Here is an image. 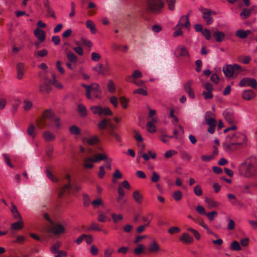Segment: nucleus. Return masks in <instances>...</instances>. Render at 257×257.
<instances>
[{"instance_id": "1", "label": "nucleus", "mask_w": 257, "mask_h": 257, "mask_svg": "<svg viewBox=\"0 0 257 257\" xmlns=\"http://www.w3.org/2000/svg\"><path fill=\"white\" fill-rule=\"evenodd\" d=\"M36 123L37 127L40 129L50 126L52 124L58 129L61 126L59 117L55 115L50 109L45 111L41 117L37 118Z\"/></svg>"}, {"instance_id": "2", "label": "nucleus", "mask_w": 257, "mask_h": 257, "mask_svg": "<svg viewBox=\"0 0 257 257\" xmlns=\"http://www.w3.org/2000/svg\"><path fill=\"white\" fill-rule=\"evenodd\" d=\"M239 174L245 178H252L257 175V166L254 158L249 157L238 166Z\"/></svg>"}, {"instance_id": "3", "label": "nucleus", "mask_w": 257, "mask_h": 257, "mask_svg": "<svg viewBox=\"0 0 257 257\" xmlns=\"http://www.w3.org/2000/svg\"><path fill=\"white\" fill-rule=\"evenodd\" d=\"M229 141L226 145V150L234 151L241 147L246 140V136L239 132L229 134Z\"/></svg>"}, {"instance_id": "4", "label": "nucleus", "mask_w": 257, "mask_h": 257, "mask_svg": "<svg viewBox=\"0 0 257 257\" xmlns=\"http://www.w3.org/2000/svg\"><path fill=\"white\" fill-rule=\"evenodd\" d=\"M41 78V83L39 85V90L41 92L49 93L52 89V85L56 87L61 89L62 85L60 84L53 76V80L49 79L45 74V72L40 73L39 74Z\"/></svg>"}, {"instance_id": "5", "label": "nucleus", "mask_w": 257, "mask_h": 257, "mask_svg": "<svg viewBox=\"0 0 257 257\" xmlns=\"http://www.w3.org/2000/svg\"><path fill=\"white\" fill-rule=\"evenodd\" d=\"M64 181L65 182V184L61 187L59 190L58 193L59 198H62L65 194H69L71 193L78 191L80 189L77 185L71 183V178L68 174L65 175Z\"/></svg>"}, {"instance_id": "6", "label": "nucleus", "mask_w": 257, "mask_h": 257, "mask_svg": "<svg viewBox=\"0 0 257 257\" xmlns=\"http://www.w3.org/2000/svg\"><path fill=\"white\" fill-rule=\"evenodd\" d=\"M164 7V3L162 0H146V10L150 14H160L163 12Z\"/></svg>"}, {"instance_id": "7", "label": "nucleus", "mask_w": 257, "mask_h": 257, "mask_svg": "<svg viewBox=\"0 0 257 257\" xmlns=\"http://www.w3.org/2000/svg\"><path fill=\"white\" fill-rule=\"evenodd\" d=\"M44 217L50 224L47 227V232L48 233L58 235L65 232V229L63 225L58 222L53 221L51 219L48 213H45L44 215Z\"/></svg>"}, {"instance_id": "8", "label": "nucleus", "mask_w": 257, "mask_h": 257, "mask_svg": "<svg viewBox=\"0 0 257 257\" xmlns=\"http://www.w3.org/2000/svg\"><path fill=\"white\" fill-rule=\"evenodd\" d=\"M222 70L226 76L231 77L236 76L241 71V68L237 64H227L223 67Z\"/></svg>"}, {"instance_id": "9", "label": "nucleus", "mask_w": 257, "mask_h": 257, "mask_svg": "<svg viewBox=\"0 0 257 257\" xmlns=\"http://www.w3.org/2000/svg\"><path fill=\"white\" fill-rule=\"evenodd\" d=\"M90 109L94 114L99 116L110 115L112 114L111 110L108 107L103 108L100 106L94 105L91 106Z\"/></svg>"}, {"instance_id": "10", "label": "nucleus", "mask_w": 257, "mask_h": 257, "mask_svg": "<svg viewBox=\"0 0 257 257\" xmlns=\"http://www.w3.org/2000/svg\"><path fill=\"white\" fill-rule=\"evenodd\" d=\"M200 11L202 13V17L206 21L207 25H210L212 23L213 19L211 16L212 14L215 15L216 13L209 9H205L201 7Z\"/></svg>"}, {"instance_id": "11", "label": "nucleus", "mask_w": 257, "mask_h": 257, "mask_svg": "<svg viewBox=\"0 0 257 257\" xmlns=\"http://www.w3.org/2000/svg\"><path fill=\"white\" fill-rule=\"evenodd\" d=\"M239 85L241 87L250 86L252 88L257 87V82L254 78L246 77L241 79Z\"/></svg>"}, {"instance_id": "12", "label": "nucleus", "mask_w": 257, "mask_h": 257, "mask_svg": "<svg viewBox=\"0 0 257 257\" xmlns=\"http://www.w3.org/2000/svg\"><path fill=\"white\" fill-rule=\"evenodd\" d=\"M176 54H178V56L183 58H189V53L187 48L182 45H179L177 47L176 50Z\"/></svg>"}, {"instance_id": "13", "label": "nucleus", "mask_w": 257, "mask_h": 257, "mask_svg": "<svg viewBox=\"0 0 257 257\" xmlns=\"http://www.w3.org/2000/svg\"><path fill=\"white\" fill-rule=\"evenodd\" d=\"M189 13L186 16H183L180 18L177 27H180V25L184 26L185 28L188 29L190 26V23L189 20Z\"/></svg>"}, {"instance_id": "14", "label": "nucleus", "mask_w": 257, "mask_h": 257, "mask_svg": "<svg viewBox=\"0 0 257 257\" xmlns=\"http://www.w3.org/2000/svg\"><path fill=\"white\" fill-rule=\"evenodd\" d=\"M193 83L192 80H189L184 85V89L185 92L189 95L191 98H195V94L193 90L191 88V85Z\"/></svg>"}, {"instance_id": "15", "label": "nucleus", "mask_w": 257, "mask_h": 257, "mask_svg": "<svg viewBox=\"0 0 257 257\" xmlns=\"http://www.w3.org/2000/svg\"><path fill=\"white\" fill-rule=\"evenodd\" d=\"M225 119L229 123L233 124L235 123L233 112L231 110L226 109L223 113Z\"/></svg>"}, {"instance_id": "16", "label": "nucleus", "mask_w": 257, "mask_h": 257, "mask_svg": "<svg viewBox=\"0 0 257 257\" xmlns=\"http://www.w3.org/2000/svg\"><path fill=\"white\" fill-rule=\"evenodd\" d=\"M34 35L37 37V38L39 40L40 42H43L45 41L46 38V34L45 32L40 29V28H37L34 31Z\"/></svg>"}, {"instance_id": "17", "label": "nucleus", "mask_w": 257, "mask_h": 257, "mask_svg": "<svg viewBox=\"0 0 257 257\" xmlns=\"http://www.w3.org/2000/svg\"><path fill=\"white\" fill-rule=\"evenodd\" d=\"M16 69L17 72V78L19 79H21L24 75L25 71V64L23 63H19L16 66Z\"/></svg>"}, {"instance_id": "18", "label": "nucleus", "mask_w": 257, "mask_h": 257, "mask_svg": "<svg viewBox=\"0 0 257 257\" xmlns=\"http://www.w3.org/2000/svg\"><path fill=\"white\" fill-rule=\"evenodd\" d=\"M255 96V93L251 89L244 90L242 93V97L243 99L250 100Z\"/></svg>"}, {"instance_id": "19", "label": "nucleus", "mask_w": 257, "mask_h": 257, "mask_svg": "<svg viewBox=\"0 0 257 257\" xmlns=\"http://www.w3.org/2000/svg\"><path fill=\"white\" fill-rule=\"evenodd\" d=\"M206 121V123L209 125L208 132L210 134H213L215 131L216 121L215 118L208 119Z\"/></svg>"}, {"instance_id": "20", "label": "nucleus", "mask_w": 257, "mask_h": 257, "mask_svg": "<svg viewBox=\"0 0 257 257\" xmlns=\"http://www.w3.org/2000/svg\"><path fill=\"white\" fill-rule=\"evenodd\" d=\"M42 136L44 139L47 142L53 141L56 138L55 135L49 131L44 132Z\"/></svg>"}, {"instance_id": "21", "label": "nucleus", "mask_w": 257, "mask_h": 257, "mask_svg": "<svg viewBox=\"0 0 257 257\" xmlns=\"http://www.w3.org/2000/svg\"><path fill=\"white\" fill-rule=\"evenodd\" d=\"M133 197L138 204H142L143 199V196L139 191L136 190L134 192Z\"/></svg>"}, {"instance_id": "22", "label": "nucleus", "mask_w": 257, "mask_h": 257, "mask_svg": "<svg viewBox=\"0 0 257 257\" xmlns=\"http://www.w3.org/2000/svg\"><path fill=\"white\" fill-rule=\"evenodd\" d=\"M180 239L183 242L186 243H190L193 241V238L186 233H183Z\"/></svg>"}, {"instance_id": "23", "label": "nucleus", "mask_w": 257, "mask_h": 257, "mask_svg": "<svg viewBox=\"0 0 257 257\" xmlns=\"http://www.w3.org/2000/svg\"><path fill=\"white\" fill-rule=\"evenodd\" d=\"M117 191L118 193V196L117 198V201L118 203L122 205L124 203V202L122 201V200L124 196L125 191L124 189L121 187H118Z\"/></svg>"}, {"instance_id": "24", "label": "nucleus", "mask_w": 257, "mask_h": 257, "mask_svg": "<svg viewBox=\"0 0 257 257\" xmlns=\"http://www.w3.org/2000/svg\"><path fill=\"white\" fill-rule=\"evenodd\" d=\"M213 35L216 38V41L218 42H222L225 38V34L218 31H216L213 33Z\"/></svg>"}, {"instance_id": "25", "label": "nucleus", "mask_w": 257, "mask_h": 257, "mask_svg": "<svg viewBox=\"0 0 257 257\" xmlns=\"http://www.w3.org/2000/svg\"><path fill=\"white\" fill-rule=\"evenodd\" d=\"M250 33L251 31L250 30H239L236 32V36L239 38L244 39L246 38L248 35Z\"/></svg>"}, {"instance_id": "26", "label": "nucleus", "mask_w": 257, "mask_h": 257, "mask_svg": "<svg viewBox=\"0 0 257 257\" xmlns=\"http://www.w3.org/2000/svg\"><path fill=\"white\" fill-rule=\"evenodd\" d=\"M149 250L151 252H157L160 250L159 245L155 241L152 242L149 247Z\"/></svg>"}, {"instance_id": "27", "label": "nucleus", "mask_w": 257, "mask_h": 257, "mask_svg": "<svg viewBox=\"0 0 257 257\" xmlns=\"http://www.w3.org/2000/svg\"><path fill=\"white\" fill-rule=\"evenodd\" d=\"M205 201L208 204V207L210 208L217 207L219 205L218 202L208 197L205 198Z\"/></svg>"}, {"instance_id": "28", "label": "nucleus", "mask_w": 257, "mask_h": 257, "mask_svg": "<svg viewBox=\"0 0 257 257\" xmlns=\"http://www.w3.org/2000/svg\"><path fill=\"white\" fill-rule=\"evenodd\" d=\"M81 86L84 88L86 91V96L88 99H92V96L91 95V92L93 91L90 85H88L85 84H82Z\"/></svg>"}, {"instance_id": "29", "label": "nucleus", "mask_w": 257, "mask_h": 257, "mask_svg": "<svg viewBox=\"0 0 257 257\" xmlns=\"http://www.w3.org/2000/svg\"><path fill=\"white\" fill-rule=\"evenodd\" d=\"M93 158L94 163H95L98 161L107 160V156L104 154L99 153L95 155Z\"/></svg>"}, {"instance_id": "30", "label": "nucleus", "mask_w": 257, "mask_h": 257, "mask_svg": "<svg viewBox=\"0 0 257 257\" xmlns=\"http://www.w3.org/2000/svg\"><path fill=\"white\" fill-rule=\"evenodd\" d=\"M93 158H85L84 159V166L85 168H92L93 167V165L92 164V162H93Z\"/></svg>"}, {"instance_id": "31", "label": "nucleus", "mask_w": 257, "mask_h": 257, "mask_svg": "<svg viewBox=\"0 0 257 257\" xmlns=\"http://www.w3.org/2000/svg\"><path fill=\"white\" fill-rule=\"evenodd\" d=\"M86 27L89 29L92 34H95L96 32V29L93 22L91 20H87L86 23Z\"/></svg>"}, {"instance_id": "32", "label": "nucleus", "mask_w": 257, "mask_h": 257, "mask_svg": "<svg viewBox=\"0 0 257 257\" xmlns=\"http://www.w3.org/2000/svg\"><path fill=\"white\" fill-rule=\"evenodd\" d=\"M251 10L249 9H244L240 14V16L243 19H245L248 18L251 15Z\"/></svg>"}, {"instance_id": "33", "label": "nucleus", "mask_w": 257, "mask_h": 257, "mask_svg": "<svg viewBox=\"0 0 257 257\" xmlns=\"http://www.w3.org/2000/svg\"><path fill=\"white\" fill-rule=\"evenodd\" d=\"M145 246L142 244H139L138 245L137 247L134 249V253L136 255H140L142 253H146L144 251Z\"/></svg>"}, {"instance_id": "34", "label": "nucleus", "mask_w": 257, "mask_h": 257, "mask_svg": "<svg viewBox=\"0 0 257 257\" xmlns=\"http://www.w3.org/2000/svg\"><path fill=\"white\" fill-rule=\"evenodd\" d=\"M35 131L36 127L35 125L33 124H31L28 128L27 133L30 136L34 138L36 137Z\"/></svg>"}, {"instance_id": "35", "label": "nucleus", "mask_w": 257, "mask_h": 257, "mask_svg": "<svg viewBox=\"0 0 257 257\" xmlns=\"http://www.w3.org/2000/svg\"><path fill=\"white\" fill-rule=\"evenodd\" d=\"M107 220H110L101 211H98L97 220L100 222H105Z\"/></svg>"}, {"instance_id": "36", "label": "nucleus", "mask_w": 257, "mask_h": 257, "mask_svg": "<svg viewBox=\"0 0 257 257\" xmlns=\"http://www.w3.org/2000/svg\"><path fill=\"white\" fill-rule=\"evenodd\" d=\"M109 119H103L101 121H100L99 123L98 124V126L99 129L103 130L106 127L107 125L109 123Z\"/></svg>"}, {"instance_id": "37", "label": "nucleus", "mask_w": 257, "mask_h": 257, "mask_svg": "<svg viewBox=\"0 0 257 257\" xmlns=\"http://www.w3.org/2000/svg\"><path fill=\"white\" fill-rule=\"evenodd\" d=\"M61 246V243L60 241H58L54 244L51 247V251L53 253H56L57 252L59 251V248Z\"/></svg>"}, {"instance_id": "38", "label": "nucleus", "mask_w": 257, "mask_h": 257, "mask_svg": "<svg viewBox=\"0 0 257 257\" xmlns=\"http://www.w3.org/2000/svg\"><path fill=\"white\" fill-rule=\"evenodd\" d=\"M251 58L248 56H240L238 58V61L243 64H247L250 61Z\"/></svg>"}, {"instance_id": "39", "label": "nucleus", "mask_w": 257, "mask_h": 257, "mask_svg": "<svg viewBox=\"0 0 257 257\" xmlns=\"http://www.w3.org/2000/svg\"><path fill=\"white\" fill-rule=\"evenodd\" d=\"M231 249L235 251H240L241 250V247L239 245L238 241L235 240L231 243Z\"/></svg>"}, {"instance_id": "40", "label": "nucleus", "mask_w": 257, "mask_h": 257, "mask_svg": "<svg viewBox=\"0 0 257 257\" xmlns=\"http://www.w3.org/2000/svg\"><path fill=\"white\" fill-rule=\"evenodd\" d=\"M66 56L69 61L72 63L76 62L77 60V56L73 52H67Z\"/></svg>"}, {"instance_id": "41", "label": "nucleus", "mask_w": 257, "mask_h": 257, "mask_svg": "<svg viewBox=\"0 0 257 257\" xmlns=\"http://www.w3.org/2000/svg\"><path fill=\"white\" fill-rule=\"evenodd\" d=\"M88 229L93 231H99L102 230V229L99 227V224L94 222L90 224Z\"/></svg>"}, {"instance_id": "42", "label": "nucleus", "mask_w": 257, "mask_h": 257, "mask_svg": "<svg viewBox=\"0 0 257 257\" xmlns=\"http://www.w3.org/2000/svg\"><path fill=\"white\" fill-rule=\"evenodd\" d=\"M143 76V74L141 72L138 70H136L133 73L131 77H129L130 79H136L137 78H141Z\"/></svg>"}, {"instance_id": "43", "label": "nucleus", "mask_w": 257, "mask_h": 257, "mask_svg": "<svg viewBox=\"0 0 257 257\" xmlns=\"http://www.w3.org/2000/svg\"><path fill=\"white\" fill-rule=\"evenodd\" d=\"M69 131L73 135H79L80 134V128L76 125H72L71 126Z\"/></svg>"}, {"instance_id": "44", "label": "nucleus", "mask_w": 257, "mask_h": 257, "mask_svg": "<svg viewBox=\"0 0 257 257\" xmlns=\"http://www.w3.org/2000/svg\"><path fill=\"white\" fill-rule=\"evenodd\" d=\"M46 174L47 177L53 182H58L59 181V179L57 177L54 176L50 172V171L47 170L46 171Z\"/></svg>"}, {"instance_id": "45", "label": "nucleus", "mask_w": 257, "mask_h": 257, "mask_svg": "<svg viewBox=\"0 0 257 257\" xmlns=\"http://www.w3.org/2000/svg\"><path fill=\"white\" fill-rule=\"evenodd\" d=\"M107 89L110 93H114L115 91V88L113 82L112 80H109L107 83Z\"/></svg>"}, {"instance_id": "46", "label": "nucleus", "mask_w": 257, "mask_h": 257, "mask_svg": "<svg viewBox=\"0 0 257 257\" xmlns=\"http://www.w3.org/2000/svg\"><path fill=\"white\" fill-rule=\"evenodd\" d=\"M173 197L176 201H178L182 197V193L179 190L176 191L173 194Z\"/></svg>"}, {"instance_id": "47", "label": "nucleus", "mask_w": 257, "mask_h": 257, "mask_svg": "<svg viewBox=\"0 0 257 257\" xmlns=\"http://www.w3.org/2000/svg\"><path fill=\"white\" fill-rule=\"evenodd\" d=\"M91 204L94 208L98 207L99 206L103 205V202L100 198H98L92 201Z\"/></svg>"}, {"instance_id": "48", "label": "nucleus", "mask_w": 257, "mask_h": 257, "mask_svg": "<svg viewBox=\"0 0 257 257\" xmlns=\"http://www.w3.org/2000/svg\"><path fill=\"white\" fill-rule=\"evenodd\" d=\"M120 103L123 108H126L127 107V103L129 100L123 96H121L119 98Z\"/></svg>"}, {"instance_id": "49", "label": "nucleus", "mask_w": 257, "mask_h": 257, "mask_svg": "<svg viewBox=\"0 0 257 257\" xmlns=\"http://www.w3.org/2000/svg\"><path fill=\"white\" fill-rule=\"evenodd\" d=\"M99 141V139L97 136H93L92 137H90L87 139V143L89 145H94L97 144Z\"/></svg>"}, {"instance_id": "50", "label": "nucleus", "mask_w": 257, "mask_h": 257, "mask_svg": "<svg viewBox=\"0 0 257 257\" xmlns=\"http://www.w3.org/2000/svg\"><path fill=\"white\" fill-rule=\"evenodd\" d=\"M114 223H116L118 221L121 220L123 219V216L121 214L117 215L114 213L111 214Z\"/></svg>"}, {"instance_id": "51", "label": "nucleus", "mask_w": 257, "mask_h": 257, "mask_svg": "<svg viewBox=\"0 0 257 257\" xmlns=\"http://www.w3.org/2000/svg\"><path fill=\"white\" fill-rule=\"evenodd\" d=\"M147 130L150 133H155L156 132V128L154 124L152 123V122L148 121L147 124Z\"/></svg>"}, {"instance_id": "52", "label": "nucleus", "mask_w": 257, "mask_h": 257, "mask_svg": "<svg viewBox=\"0 0 257 257\" xmlns=\"http://www.w3.org/2000/svg\"><path fill=\"white\" fill-rule=\"evenodd\" d=\"M23 227V225L19 221L16 222L14 223H13L11 225V229H12L18 230V229H22Z\"/></svg>"}, {"instance_id": "53", "label": "nucleus", "mask_w": 257, "mask_h": 257, "mask_svg": "<svg viewBox=\"0 0 257 257\" xmlns=\"http://www.w3.org/2000/svg\"><path fill=\"white\" fill-rule=\"evenodd\" d=\"M168 6V9L170 11H173L175 9V0H166Z\"/></svg>"}, {"instance_id": "54", "label": "nucleus", "mask_w": 257, "mask_h": 257, "mask_svg": "<svg viewBox=\"0 0 257 257\" xmlns=\"http://www.w3.org/2000/svg\"><path fill=\"white\" fill-rule=\"evenodd\" d=\"M78 110L82 116H84L86 115V110L84 105L79 104L78 106Z\"/></svg>"}, {"instance_id": "55", "label": "nucleus", "mask_w": 257, "mask_h": 257, "mask_svg": "<svg viewBox=\"0 0 257 257\" xmlns=\"http://www.w3.org/2000/svg\"><path fill=\"white\" fill-rule=\"evenodd\" d=\"M188 230L191 232L193 234L195 238L196 239L199 240L200 239V235L199 233L197 230H196L195 229H194L191 227L188 228Z\"/></svg>"}, {"instance_id": "56", "label": "nucleus", "mask_w": 257, "mask_h": 257, "mask_svg": "<svg viewBox=\"0 0 257 257\" xmlns=\"http://www.w3.org/2000/svg\"><path fill=\"white\" fill-rule=\"evenodd\" d=\"M209 220L212 221L214 219V217L217 215V212L215 211H213L210 212L206 213L205 214Z\"/></svg>"}, {"instance_id": "57", "label": "nucleus", "mask_w": 257, "mask_h": 257, "mask_svg": "<svg viewBox=\"0 0 257 257\" xmlns=\"http://www.w3.org/2000/svg\"><path fill=\"white\" fill-rule=\"evenodd\" d=\"M194 192L197 196H201L202 195V190L200 186L197 185L194 188Z\"/></svg>"}, {"instance_id": "58", "label": "nucleus", "mask_w": 257, "mask_h": 257, "mask_svg": "<svg viewBox=\"0 0 257 257\" xmlns=\"http://www.w3.org/2000/svg\"><path fill=\"white\" fill-rule=\"evenodd\" d=\"M202 34L208 40H210L211 38L210 31L207 29L203 30L202 32Z\"/></svg>"}, {"instance_id": "59", "label": "nucleus", "mask_w": 257, "mask_h": 257, "mask_svg": "<svg viewBox=\"0 0 257 257\" xmlns=\"http://www.w3.org/2000/svg\"><path fill=\"white\" fill-rule=\"evenodd\" d=\"M202 95L206 100L211 99L213 97L212 91H204L202 92Z\"/></svg>"}, {"instance_id": "60", "label": "nucleus", "mask_w": 257, "mask_h": 257, "mask_svg": "<svg viewBox=\"0 0 257 257\" xmlns=\"http://www.w3.org/2000/svg\"><path fill=\"white\" fill-rule=\"evenodd\" d=\"M83 204L85 207H87L90 204V198L88 195L86 194H83Z\"/></svg>"}, {"instance_id": "61", "label": "nucleus", "mask_w": 257, "mask_h": 257, "mask_svg": "<svg viewBox=\"0 0 257 257\" xmlns=\"http://www.w3.org/2000/svg\"><path fill=\"white\" fill-rule=\"evenodd\" d=\"M134 93H138V94H141V95H143L144 96L147 95L148 94L147 91L145 89H144V88H142L135 89L134 91Z\"/></svg>"}, {"instance_id": "62", "label": "nucleus", "mask_w": 257, "mask_h": 257, "mask_svg": "<svg viewBox=\"0 0 257 257\" xmlns=\"http://www.w3.org/2000/svg\"><path fill=\"white\" fill-rule=\"evenodd\" d=\"M180 231V228L176 226L171 227L168 230V232L170 234L178 233Z\"/></svg>"}, {"instance_id": "63", "label": "nucleus", "mask_w": 257, "mask_h": 257, "mask_svg": "<svg viewBox=\"0 0 257 257\" xmlns=\"http://www.w3.org/2000/svg\"><path fill=\"white\" fill-rule=\"evenodd\" d=\"M53 151V148L52 146L51 145H48L47 147V148L46 150V155L48 158H50L51 157Z\"/></svg>"}, {"instance_id": "64", "label": "nucleus", "mask_w": 257, "mask_h": 257, "mask_svg": "<svg viewBox=\"0 0 257 257\" xmlns=\"http://www.w3.org/2000/svg\"><path fill=\"white\" fill-rule=\"evenodd\" d=\"M110 102L114 107H117L118 106V99L116 96H112L110 98Z\"/></svg>"}]
</instances>
